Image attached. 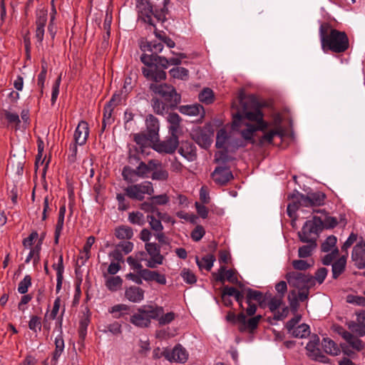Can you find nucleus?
I'll list each match as a JSON object with an SVG mask.
<instances>
[{
	"mask_svg": "<svg viewBox=\"0 0 365 365\" xmlns=\"http://www.w3.org/2000/svg\"><path fill=\"white\" fill-rule=\"evenodd\" d=\"M165 356L169 361L173 360L175 361L184 363L187 361L188 354L185 348L180 344H178L173 348L171 355L168 354Z\"/></svg>",
	"mask_w": 365,
	"mask_h": 365,
	"instance_id": "26",
	"label": "nucleus"
},
{
	"mask_svg": "<svg viewBox=\"0 0 365 365\" xmlns=\"http://www.w3.org/2000/svg\"><path fill=\"white\" fill-rule=\"evenodd\" d=\"M282 296L272 297L270 293H268L267 307L272 312H274L282 305Z\"/></svg>",
	"mask_w": 365,
	"mask_h": 365,
	"instance_id": "43",
	"label": "nucleus"
},
{
	"mask_svg": "<svg viewBox=\"0 0 365 365\" xmlns=\"http://www.w3.org/2000/svg\"><path fill=\"white\" fill-rule=\"evenodd\" d=\"M166 119L170 124L168 126L169 133L174 136H178L181 132L182 118L180 116L176 113H169Z\"/></svg>",
	"mask_w": 365,
	"mask_h": 365,
	"instance_id": "23",
	"label": "nucleus"
},
{
	"mask_svg": "<svg viewBox=\"0 0 365 365\" xmlns=\"http://www.w3.org/2000/svg\"><path fill=\"white\" fill-rule=\"evenodd\" d=\"M145 125L147 133L150 135V138H155L158 140L160 130L158 119L153 114H148L145 118Z\"/></svg>",
	"mask_w": 365,
	"mask_h": 365,
	"instance_id": "20",
	"label": "nucleus"
},
{
	"mask_svg": "<svg viewBox=\"0 0 365 365\" xmlns=\"http://www.w3.org/2000/svg\"><path fill=\"white\" fill-rule=\"evenodd\" d=\"M308 245L300 247L298 250V256L299 258L309 257L312 255L313 251L317 247V242L314 240L303 242Z\"/></svg>",
	"mask_w": 365,
	"mask_h": 365,
	"instance_id": "30",
	"label": "nucleus"
},
{
	"mask_svg": "<svg viewBox=\"0 0 365 365\" xmlns=\"http://www.w3.org/2000/svg\"><path fill=\"white\" fill-rule=\"evenodd\" d=\"M115 236L119 240H130L133 236V229L125 225L119 226L115 230Z\"/></svg>",
	"mask_w": 365,
	"mask_h": 365,
	"instance_id": "34",
	"label": "nucleus"
},
{
	"mask_svg": "<svg viewBox=\"0 0 365 365\" xmlns=\"http://www.w3.org/2000/svg\"><path fill=\"white\" fill-rule=\"evenodd\" d=\"M291 197H299L302 200V206L313 207L323 205L326 199V195L320 191L309 192L307 195H304L294 190L292 193Z\"/></svg>",
	"mask_w": 365,
	"mask_h": 365,
	"instance_id": "8",
	"label": "nucleus"
},
{
	"mask_svg": "<svg viewBox=\"0 0 365 365\" xmlns=\"http://www.w3.org/2000/svg\"><path fill=\"white\" fill-rule=\"evenodd\" d=\"M228 138L227 130L225 128L220 129L217 133L215 146L217 148H224Z\"/></svg>",
	"mask_w": 365,
	"mask_h": 365,
	"instance_id": "41",
	"label": "nucleus"
},
{
	"mask_svg": "<svg viewBox=\"0 0 365 365\" xmlns=\"http://www.w3.org/2000/svg\"><path fill=\"white\" fill-rule=\"evenodd\" d=\"M336 241V237L334 235L329 236L322 244L321 250L324 252H329L332 248L335 247Z\"/></svg>",
	"mask_w": 365,
	"mask_h": 365,
	"instance_id": "48",
	"label": "nucleus"
},
{
	"mask_svg": "<svg viewBox=\"0 0 365 365\" xmlns=\"http://www.w3.org/2000/svg\"><path fill=\"white\" fill-rule=\"evenodd\" d=\"M137 188L140 190L141 194L144 196L145 194L152 195L154 192L153 184L150 182L145 181L142 183L135 184Z\"/></svg>",
	"mask_w": 365,
	"mask_h": 365,
	"instance_id": "50",
	"label": "nucleus"
},
{
	"mask_svg": "<svg viewBox=\"0 0 365 365\" xmlns=\"http://www.w3.org/2000/svg\"><path fill=\"white\" fill-rule=\"evenodd\" d=\"M346 257L341 256L332 264V277L337 279L345 270Z\"/></svg>",
	"mask_w": 365,
	"mask_h": 365,
	"instance_id": "31",
	"label": "nucleus"
},
{
	"mask_svg": "<svg viewBox=\"0 0 365 365\" xmlns=\"http://www.w3.org/2000/svg\"><path fill=\"white\" fill-rule=\"evenodd\" d=\"M215 261V257L212 254L204 256L200 260L198 257H196V263L200 269L204 268L206 270L210 271L212 269Z\"/></svg>",
	"mask_w": 365,
	"mask_h": 365,
	"instance_id": "35",
	"label": "nucleus"
},
{
	"mask_svg": "<svg viewBox=\"0 0 365 365\" xmlns=\"http://www.w3.org/2000/svg\"><path fill=\"white\" fill-rule=\"evenodd\" d=\"M145 249L150 257L156 259L155 262H158V264L163 263L165 257L160 254V245L155 242H147L145 245Z\"/></svg>",
	"mask_w": 365,
	"mask_h": 365,
	"instance_id": "27",
	"label": "nucleus"
},
{
	"mask_svg": "<svg viewBox=\"0 0 365 365\" xmlns=\"http://www.w3.org/2000/svg\"><path fill=\"white\" fill-rule=\"evenodd\" d=\"M179 145L178 136L172 135L166 140L155 144L153 147L154 150L160 153L172 154Z\"/></svg>",
	"mask_w": 365,
	"mask_h": 365,
	"instance_id": "14",
	"label": "nucleus"
},
{
	"mask_svg": "<svg viewBox=\"0 0 365 365\" xmlns=\"http://www.w3.org/2000/svg\"><path fill=\"white\" fill-rule=\"evenodd\" d=\"M179 111L184 115L190 116H200V120L201 121L205 115V111L202 106L200 104H192V105H185L178 107Z\"/></svg>",
	"mask_w": 365,
	"mask_h": 365,
	"instance_id": "19",
	"label": "nucleus"
},
{
	"mask_svg": "<svg viewBox=\"0 0 365 365\" xmlns=\"http://www.w3.org/2000/svg\"><path fill=\"white\" fill-rule=\"evenodd\" d=\"M122 176L125 181H127L128 182H133V178L134 176H137L135 169H133L130 166H128V165L125 166L122 171Z\"/></svg>",
	"mask_w": 365,
	"mask_h": 365,
	"instance_id": "53",
	"label": "nucleus"
},
{
	"mask_svg": "<svg viewBox=\"0 0 365 365\" xmlns=\"http://www.w3.org/2000/svg\"><path fill=\"white\" fill-rule=\"evenodd\" d=\"M285 278L290 286L298 289H310L314 286V279L309 274L292 271L286 274Z\"/></svg>",
	"mask_w": 365,
	"mask_h": 365,
	"instance_id": "7",
	"label": "nucleus"
},
{
	"mask_svg": "<svg viewBox=\"0 0 365 365\" xmlns=\"http://www.w3.org/2000/svg\"><path fill=\"white\" fill-rule=\"evenodd\" d=\"M319 36L322 46H349L346 34L333 29L329 23L324 22L320 25Z\"/></svg>",
	"mask_w": 365,
	"mask_h": 365,
	"instance_id": "3",
	"label": "nucleus"
},
{
	"mask_svg": "<svg viewBox=\"0 0 365 365\" xmlns=\"http://www.w3.org/2000/svg\"><path fill=\"white\" fill-rule=\"evenodd\" d=\"M135 10L139 19L150 26H155L153 20L155 10L150 0H135Z\"/></svg>",
	"mask_w": 365,
	"mask_h": 365,
	"instance_id": "9",
	"label": "nucleus"
},
{
	"mask_svg": "<svg viewBox=\"0 0 365 365\" xmlns=\"http://www.w3.org/2000/svg\"><path fill=\"white\" fill-rule=\"evenodd\" d=\"M124 191L125 195L132 200L141 201L145 197L135 185L128 186Z\"/></svg>",
	"mask_w": 365,
	"mask_h": 365,
	"instance_id": "39",
	"label": "nucleus"
},
{
	"mask_svg": "<svg viewBox=\"0 0 365 365\" xmlns=\"http://www.w3.org/2000/svg\"><path fill=\"white\" fill-rule=\"evenodd\" d=\"M178 153L188 161H194L197 159V149L192 142H182Z\"/></svg>",
	"mask_w": 365,
	"mask_h": 365,
	"instance_id": "21",
	"label": "nucleus"
},
{
	"mask_svg": "<svg viewBox=\"0 0 365 365\" xmlns=\"http://www.w3.org/2000/svg\"><path fill=\"white\" fill-rule=\"evenodd\" d=\"M133 140L139 146V148L136 149L137 153H141L145 152V148H148L151 143L156 141L155 138H150V135L145 133H135Z\"/></svg>",
	"mask_w": 365,
	"mask_h": 365,
	"instance_id": "24",
	"label": "nucleus"
},
{
	"mask_svg": "<svg viewBox=\"0 0 365 365\" xmlns=\"http://www.w3.org/2000/svg\"><path fill=\"white\" fill-rule=\"evenodd\" d=\"M151 201L156 205H164L169 202V197L166 194L155 195L150 198Z\"/></svg>",
	"mask_w": 365,
	"mask_h": 365,
	"instance_id": "60",
	"label": "nucleus"
},
{
	"mask_svg": "<svg viewBox=\"0 0 365 365\" xmlns=\"http://www.w3.org/2000/svg\"><path fill=\"white\" fill-rule=\"evenodd\" d=\"M89 135V126L86 121L81 120L73 134V141L79 145L86 144Z\"/></svg>",
	"mask_w": 365,
	"mask_h": 365,
	"instance_id": "17",
	"label": "nucleus"
},
{
	"mask_svg": "<svg viewBox=\"0 0 365 365\" xmlns=\"http://www.w3.org/2000/svg\"><path fill=\"white\" fill-rule=\"evenodd\" d=\"M145 291L137 286H130L125 291V297L133 303H140L144 299Z\"/></svg>",
	"mask_w": 365,
	"mask_h": 365,
	"instance_id": "25",
	"label": "nucleus"
},
{
	"mask_svg": "<svg viewBox=\"0 0 365 365\" xmlns=\"http://www.w3.org/2000/svg\"><path fill=\"white\" fill-rule=\"evenodd\" d=\"M170 0H164L163 6L160 10L155 9L154 11V16L158 21L164 22L166 21V16L169 14L168 6Z\"/></svg>",
	"mask_w": 365,
	"mask_h": 365,
	"instance_id": "38",
	"label": "nucleus"
},
{
	"mask_svg": "<svg viewBox=\"0 0 365 365\" xmlns=\"http://www.w3.org/2000/svg\"><path fill=\"white\" fill-rule=\"evenodd\" d=\"M169 73L173 78L182 81L187 80L189 76L188 70L183 67L173 68L170 70Z\"/></svg>",
	"mask_w": 365,
	"mask_h": 365,
	"instance_id": "40",
	"label": "nucleus"
},
{
	"mask_svg": "<svg viewBox=\"0 0 365 365\" xmlns=\"http://www.w3.org/2000/svg\"><path fill=\"white\" fill-rule=\"evenodd\" d=\"M95 237L90 236L87 238L86 242L83 246V252L85 253V260H88L90 258V251L92 245L95 242Z\"/></svg>",
	"mask_w": 365,
	"mask_h": 365,
	"instance_id": "61",
	"label": "nucleus"
},
{
	"mask_svg": "<svg viewBox=\"0 0 365 365\" xmlns=\"http://www.w3.org/2000/svg\"><path fill=\"white\" fill-rule=\"evenodd\" d=\"M338 225V220L334 217L325 216L323 220V230L324 229H332Z\"/></svg>",
	"mask_w": 365,
	"mask_h": 365,
	"instance_id": "59",
	"label": "nucleus"
},
{
	"mask_svg": "<svg viewBox=\"0 0 365 365\" xmlns=\"http://www.w3.org/2000/svg\"><path fill=\"white\" fill-rule=\"evenodd\" d=\"M323 231V220L318 216H314L312 220H307L301 231L297 233L301 242L314 240L317 242L320 232Z\"/></svg>",
	"mask_w": 365,
	"mask_h": 365,
	"instance_id": "6",
	"label": "nucleus"
},
{
	"mask_svg": "<svg viewBox=\"0 0 365 365\" xmlns=\"http://www.w3.org/2000/svg\"><path fill=\"white\" fill-rule=\"evenodd\" d=\"M261 319V315H257L247 320L246 315L243 312H240L237 315V322L241 324L239 327V330L240 331H244L247 329L250 331H254L257 328Z\"/></svg>",
	"mask_w": 365,
	"mask_h": 365,
	"instance_id": "16",
	"label": "nucleus"
},
{
	"mask_svg": "<svg viewBox=\"0 0 365 365\" xmlns=\"http://www.w3.org/2000/svg\"><path fill=\"white\" fill-rule=\"evenodd\" d=\"M322 345L324 351L328 354L336 356L340 352L337 344L329 338H324L322 341Z\"/></svg>",
	"mask_w": 365,
	"mask_h": 365,
	"instance_id": "32",
	"label": "nucleus"
},
{
	"mask_svg": "<svg viewBox=\"0 0 365 365\" xmlns=\"http://www.w3.org/2000/svg\"><path fill=\"white\" fill-rule=\"evenodd\" d=\"M146 66L142 68V73L148 80L158 83L166 79L167 75L164 70L153 65Z\"/></svg>",
	"mask_w": 365,
	"mask_h": 365,
	"instance_id": "15",
	"label": "nucleus"
},
{
	"mask_svg": "<svg viewBox=\"0 0 365 365\" xmlns=\"http://www.w3.org/2000/svg\"><path fill=\"white\" fill-rule=\"evenodd\" d=\"M292 265L294 269L297 272L305 271L312 267V264H309L304 259H295L292 262Z\"/></svg>",
	"mask_w": 365,
	"mask_h": 365,
	"instance_id": "54",
	"label": "nucleus"
},
{
	"mask_svg": "<svg viewBox=\"0 0 365 365\" xmlns=\"http://www.w3.org/2000/svg\"><path fill=\"white\" fill-rule=\"evenodd\" d=\"M212 178L214 182L219 185H225L234 176L227 166H217L211 174Z\"/></svg>",
	"mask_w": 365,
	"mask_h": 365,
	"instance_id": "13",
	"label": "nucleus"
},
{
	"mask_svg": "<svg viewBox=\"0 0 365 365\" xmlns=\"http://www.w3.org/2000/svg\"><path fill=\"white\" fill-rule=\"evenodd\" d=\"M191 135L200 147L207 148L212 143L211 137L213 135V132L206 128H199L192 130Z\"/></svg>",
	"mask_w": 365,
	"mask_h": 365,
	"instance_id": "12",
	"label": "nucleus"
},
{
	"mask_svg": "<svg viewBox=\"0 0 365 365\" xmlns=\"http://www.w3.org/2000/svg\"><path fill=\"white\" fill-rule=\"evenodd\" d=\"M116 246L117 248L124 252L125 254H128L133 250V243L129 241H123L118 243Z\"/></svg>",
	"mask_w": 365,
	"mask_h": 365,
	"instance_id": "64",
	"label": "nucleus"
},
{
	"mask_svg": "<svg viewBox=\"0 0 365 365\" xmlns=\"http://www.w3.org/2000/svg\"><path fill=\"white\" fill-rule=\"evenodd\" d=\"M0 118H4L7 122V126L14 125L18 130L21 123L19 115L17 113H12L9 110L2 109L0 111Z\"/></svg>",
	"mask_w": 365,
	"mask_h": 365,
	"instance_id": "28",
	"label": "nucleus"
},
{
	"mask_svg": "<svg viewBox=\"0 0 365 365\" xmlns=\"http://www.w3.org/2000/svg\"><path fill=\"white\" fill-rule=\"evenodd\" d=\"M150 104L153 112L157 115H164L170 110V106L157 97H153L150 100Z\"/></svg>",
	"mask_w": 365,
	"mask_h": 365,
	"instance_id": "29",
	"label": "nucleus"
},
{
	"mask_svg": "<svg viewBox=\"0 0 365 365\" xmlns=\"http://www.w3.org/2000/svg\"><path fill=\"white\" fill-rule=\"evenodd\" d=\"M65 312V309L62 311L61 316L58 319V323L59 325L60 334L56 337L55 339V350L53 352L51 362H54L53 365H56L58 358L61 355L64 349V340L62 336V316Z\"/></svg>",
	"mask_w": 365,
	"mask_h": 365,
	"instance_id": "18",
	"label": "nucleus"
},
{
	"mask_svg": "<svg viewBox=\"0 0 365 365\" xmlns=\"http://www.w3.org/2000/svg\"><path fill=\"white\" fill-rule=\"evenodd\" d=\"M135 171L137 173V176L142 178H145L148 173L150 172L147 165L143 161H140L139 163V165L136 168Z\"/></svg>",
	"mask_w": 365,
	"mask_h": 365,
	"instance_id": "63",
	"label": "nucleus"
},
{
	"mask_svg": "<svg viewBox=\"0 0 365 365\" xmlns=\"http://www.w3.org/2000/svg\"><path fill=\"white\" fill-rule=\"evenodd\" d=\"M148 222H149V225L150 226V228L156 232L158 231H163V226L161 223V221L160 220H157L153 215H148L147 216Z\"/></svg>",
	"mask_w": 365,
	"mask_h": 365,
	"instance_id": "51",
	"label": "nucleus"
},
{
	"mask_svg": "<svg viewBox=\"0 0 365 365\" xmlns=\"http://www.w3.org/2000/svg\"><path fill=\"white\" fill-rule=\"evenodd\" d=\"M176 317V314L173 312H170L166 314L164 313V308L162 307V312L158 315V317L155 319L158 321L160 326H164L171 323Z\"/></svg>",
	"mask_w": 365,
	"mask_h": 365,
	"instance_id": "37",
	"label": "nucleus"
},
{
	"mask_svg": "<svg viewBox=\"0 0 365 365\" xmlns=\"http://www.w3.org/2000/svg\"><path fill=\"white\" fill-rule=\"evenodd\" d=\"M78 145H79L78 143H76L75 141H73V143H72L70 145L69 155L68 156V160L71 163L76 162V155H77V153H78V147H77Z\"/></svg>",
	"mask_w": 365,
	"mask_h": 365,
	"instance_id": "62",
	"label": "nucleus"
},
{
	"mask_svg": "<svg viewBox=\"0 0 365 365\" xmlns=\"http://www.w3.org/2000/svg\"><path fill=\"white\" fill-rule=\"evenodd\" d=\"M295 338H306L310 334L309 326L307 324H302L289 332Z\"/></svg>",
	"mask_w": 365,
	"mask_h": 365,
	"instance_id": "36",
	"label": "nucleus"
},
{
	"mask_svg": "<svg viewBox=\"0 0 365 365\" xmlns=\"http://www.w3.org/2000/svg\"><path fill=\"white\" fill-rule=\"evenodd\" d=\"M205 232L202 226L197 225L191 232V237L195 242L200 241L205 235Z\"/></svg>",
	"mask_w": 365,
	"mask_h": 365,
	"instance_id": "56",
	"label": "nucleus"
},
{
	"mask_svg": "<svg viewBox=\"0 0 365 365\" xmlns=\"http://www.w3.org/2000/svg\"><path fill=\"white\" fill-rule=\"evenodd\" d=\"M291 196L292 193L287 197L289 200H292V202L287 205V213L289 217H294V216H296V212L300 206H302V204L299 197H291Z\"/></svg>",
	"mask_w": 365,
	"mask_h": 365,
	"instance_id": "33",
	"label": "nucleus"
},
{
	"mask_svg": "<svg viewBox=\"0 0 365 365\" xmlns=\"http://www.w3.org/2000/svg\"><path fill=\"white\" fill-rule=\"evenodd\" d=\"M29 327L31 330H32L34 332H37V329H38V331H41V318L37 316H32L29 322Z\"/></svg>",
	"mask_w": 365,
	"mask_h": 365,
	"instance_id": "57",
	"label": "nucleus"
},
{
	"mask_svg": "<svg viewBox=\"0 0 365 365\" xmlns=\"http://www.w3.org/2000/svg\"><path fill=\"white\" fill-rule=\"evenodd\" d=\"M140 277L146 282L154 281L162 285H165L167 282L165 275L160 274L158 271L143 269L140 271Z\"/></svg>",
	"mask_w": 365,
	"mask_h": 365,
	"instance_id": "22",
	"label": "nucleus"
},
{
	"mask_svg": "<svg viewBox=\"0 0 365 365\" xmlns=\"http://www.w3.org/2000/svg\"><path fill=\"white\" fill-rule=\"evenodd\" d=\"M47 9H40L36 11V27L44 28L47 22Z\"/></svg>",
	"mask_w": 365,
	"mask_h": 365,
	"instance_id": "46",
	"label": "nucleus"
},
{
	"mask_svg": "<svg viewBox=\"0 0 365 365\" xmlns=\"http://www.w3.org/2000/svg\"><path fill=\"white\" fill-rule=\"evenodd\" d=\"M169 177V173L164 169H156L152 174V179L155 180H167Z\"/></svg>",
	"mask_w": 365,
	"mask_h": 365,
	"instance_id": "55",
	"label": "nucleus"
},
{
	"mask_svg": "<svg viewBox=\"0 0 365 365\" xmlns=\"http://www.w3.org/2000/svg\"><path fill=\"white\" fill-rule=\"evenodd\" d=\"M264 106L259 101L254 95L246 96L242 92L239 95V106L235 111H232V128L240 127L244 120L255 122L256 124H245L246 129L241 130L242 138L252 145L256 143L254 133L257 131H264L269 127V123L264 120V114L262 108Z\"/></svg>",
	"mask_w": 365,
	"mask_h": 365,
	"instance_id": "1",
	"label": "nucleus"
},
{
	"mask_svg": "<svg viewBox=\"0 0 365 365\" xmlns=\"http://www.w3.org/2000/svg\"><path fill=\"white\" fill-rule=\"evenodd\" d=\"M123 280L119 276L110 277L106 279V286L112 292L118 290L122 285Z\"/></svg>",
	"mask_w": 365,
	"mask_h": 365,
	"instance_id": "42",
	"label": "nucleus"
},
{
	"mask_svg": "<svg viewBox=\"0 0 365 365\" xmlns=\"http://www.w3.org/2000/svg\"><path fill=\"white\" fill-rule=\"evenodd\" d=\"M275 135H279L282 137L283 135L282 130L280 128H279L276 130H272L264 133L259 139V144L262 145L264 142H267L268 143H272L273 138Z\"/></svg>",
	"mask_w": 365,
	"mask_h": 365,
	"instance_id": "44",
	"label": "nucleus"
},
{
	"mask_svg": "<svg viewBox=\"0 0 365 365\" xmlns=\"http://www.w3.org/2000/svg\"><path fill=\"white\" fill-rule=\"evenodd\" d=\"M185 57V54L182 53H178L175 56L170 58L160 56L156 53H152L150 55L143 54L140 56V61L145 66L153 65L164 70L168 68L170 65L177 66L180 64L181 60Z\"/></svg>",
	"mask_w": 365,
	"mask_h": 365,
	"instance_id": "5",
	"label": "nucleus"
},
{
	"mask_svg": "<svg viewBox=\"0 0 365 365\" xmlns=\"http://www.w3.org/2000/svg\"><path fill=\"white\" fill-rule=\"evenodd\" d=\"M351 258L357 269H365V242L362 239L353 247Z\"/></svg>",
	"mask_w": 365,
	"mask_h": 365,
	"instance_id": "10",
	"label": "nucleus"
},
{
	"mask_svg": "<svg viewBox=\"0 0 365 365\" xmlns=\"http://www.w3.org/2000/svg\"><path fill=\"white\" fill-rule=\"evenodd\" d=\"M180 276L186 283L190 284H192L197 281L195 274L188 269H183L180 273Z\"/></svg>",
	"mask_w": 365,
	"mask_h": 365,
	"instance_id": "52",
	"label": "nucleus"
},
{
	"mask_svg": "<svg viewBox=\"0 0 365 365\" xmlns=\"http://www.w3.org/2000/svg\"><path fill=\"white\" fill-rule=\"evenodd\" d=\"M149 88L154 93L158 95L161 100L170 106V110L178 108L181 102V96L171 85L167 83H150Z\"/></svg>",
	"mask_w": 365,
	"mask_h": 365,
	"instance_id": "4",
	"label": "nucleus"
},
{
	"mask_svg": "<svg viewBox=\"0 0 365 365\" xmlns=\"http://www.w3.org/2000/svg\"><path fill=\"white\" fill-rule=\"evenodd\" d=\"M31 277L29 274L26 275L24 279L19 283L18 292L21 294H25L29 288L31 286Z\"/></svg>",
	"mask_w": 365,
	"mask_h": 365,
	"instance_id": "49",
	"label": "nucleus"
},
{
	"mask_svg": "<svg viewBox=\"0 0 365 365\" xmlns=\"http://www.w3.org/2000/svg\"><path fill=\"white\" fill-rule=\"evenodd\" d=\"M198 98L202 103L210 104L214 99L213 91L209 88H205L199 93Z\"/></svg>",
	"mask_w": 365,
	"mask_h": 365,
	"instance_id": "45",
	"label": "nucleus"
},
{
	"mask_svg": "<svg viewBox=\"0 0 365 365\" xmlns=\"http://www.w3.org/2000/svg\"><path fill=\"white\" fill-rule=\"evenodd\" d=\"M128 220L130 223L138 225H143L145 224V218L140 212H133L129 213Z\"/></svg>",
	"mask_w": 365,
	"mask_h": 365,
	"instance_id": "47",
	"label": "nucleus"
},
{
	"mask_svg": "<svg viewBox=\"0 0 365 365\" xmlns=\"http://www.w3.org/2000/svg\"><path fill=\"white\" fill-rule=\"evenodd\" d=\"M245 293L246 294L245 299L246 303L248 307L246 309L245 312L247 316H253L257 311V306L255 304H253L252 301H259L262 299V297L263 296V293L260 291L253 289L250 287H247L244 289Z\"/></svg>",
	"mask_w": 365,
	"mask_h": 365,
	"instance_id": "11",
	"label": "nucleus"
},
{
	"mask_svg": "<svg viewBox=\"0 0 365 365\" xmlns=\"http://www.w3.org/2000/svg\"><path fill=\"white\" fill-rule=\"evenodd\" d=\"M162 312V307L157 304H144L136 309L130 316V322L139 328H148L151 320L158 317Z\"/></svg>",
	"mask_w": 365,
	"mask_h": 365,
	"instance_id": "2",
	"label": "nucleus"
},
{
	"mask_svg": "<svg viewBox=\"0 0 365 365\" xmlns=\"http://www.w3.org/2000/svg\"><path fill=\"white\" fill-rule=\"evenodd\" d=\"M327 273L328 270L325 267L318 269L315 272L314 277H313L314 279V283L317 281L319 284H322L327 275Z\"/></svg>",
	"mask_w": 365,
	"mask_h": 365,
	"instance_id": "58",
	"label": "nucleus"
}]
</instances>
